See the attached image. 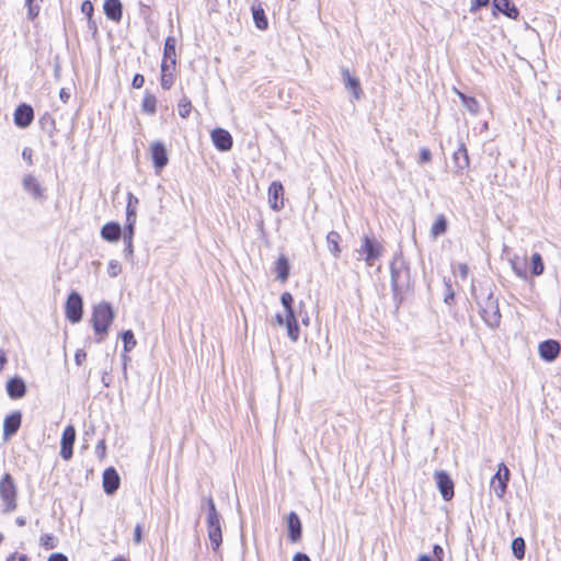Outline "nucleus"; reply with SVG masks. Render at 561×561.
Wrapping results in <instances>:
<instances>
[{
  "mask_svg": "<svg viewBox=\"0 0 561 561\" xmlns=\"http://www.w3.org/2000/svg\"><path fill=\"white\" fill-rule=\"evenodd\" d=\"M459 96L462 100L463 106L471 113V114H478L480 110V105L478 101L474 98L466 96L462 93H459Z\"/></svg>",
  "mask_w": 561,
  "mask_h": 561,
  "instance_id": "a19ab883",
  "label": "nucleus"
},
{
  "mask_svg": "<svg viewBox=\"0 0 561 561\" xmlns=\"http://www.w3.org/2000/svg\"><path fill=\"white\" fill-rule=\"evenodd\" d=\"M0 497L4 503L3 513H11L16 508L18 489L10 473H5L0 480Z\"/></svg>",
  "mask_w": 561,
  "mask_h": 561,
  "instance_id": "7ed1b4c3",
  "label": "nucleus"
},
{
  "mask_svg": "<svg viewBox=\"0 0 561 561\" xmlns=\"http://www.w3.org/2000/svg\"><path fill=\"white\" fill-rule=\"evenodd\" d=\"M133 540L136 545H139L142 540V527L140 524H137L135 527Z\"/></svg>",
  "mask_w": 561,
  "mask_h": 561,
  "instance_id": "864d4df0",
  "label": "nucleus"
},
{
  "mask_svg": "<svg viewBox=\"0 0 561 561\" xmlns=\"http://www.w3.org/2000/svg\"><path fill=\"white\" fill-rule=\"evenodd\" d=\"M65 308L70 322L77 323L82 319V298L78 293L73 291L68 296Z\"/></svg>",
  "mask_w": 561,
  "mask_h": 561,
  "instance_id": "423d86ee",
  "label": "nucleus"
},
{
  "mask_svg": "<svg viewBox=\"0 0 561 561\" xmlns=\"http://www.w3.org/2000/svg\"><path fill=\"white\" fill-rule=\"evenodd\" d=\"M342 76L344 80V85L347 90H350L355 100H359L363 95V90L360 88L359 80L353 77L348 69H342Z\"/></svg>",
  "mask_w": 561,
  "mask_h": 561,
  "instance_id": "4be33fe9",
  "label": "nucleus"
},
{
  "mask_svg": "<svg viewBox=\"0 0 561 561\" xmlns=\"http://www.w3.org/2000/svg\"><path fill=\"white\" fill-rule=\"evenodd\" d=\"M7 391L10 398L20 399L25 394L26 387L22 378L14 377L7 382Z\"/></svg>",
  "mask_w": 561,
  "mask_h": 561,
  "instance_id": "b1692460",
  "label": "nucleus"
},
{
  "mask_svg": "<svg viewBox=\"0 0 561 561\" xmlns=\"http://www.w3.org/2000/svg\"><path fill=\"white\" fill-rule=\"evenodd\" d=\"M7 362L8 359L5 353L2 350H0V371L3 369Z\"/></svg>",
  "mask_w": 561,
  "mask_h": 561,
  "instance_id": "69168bd1",
  "label": "nucleus"
},
{
  "mask_svg": "<svg viewBox=\"0 0 561 561\" xmlns=\"http://www.w3.org/2000/svg\"><path fill=\"white\" fill-rule=\"evenodd\" d=\"M173 70L169 65H161V87L164 90H169L174 83Z\"/></svg>",
  "mask_w": 561,
  "mask_h": 561,
  "instance_id": "7c9ffc66",
  "label": "nucleus"
},
{
  "mask_svg": "<svg viewBox=\"0 0 561 561\" xmlns=\"http://www.w3.org/2000/svg\"><path fill=\"white\" fill-rule=\"evenodd\" d=\"M106 446L104 440H100L95 446V454L100 459L105 457Z\"/></svg>",
  "mask_w": 561,
  "mask_h": 561,
  "instance_id": "5fc2aeb1",
  "label": "nucleus"
},
{
  "mask_svg": "<svg viewBox=\"0 0 561 561\" xmlns=\"http://www.w3.org/2000/svg\"><path fill=\"white\" fill-rule=\"evenodd\" d=\"M34 118V111L28 104H20L14 112V124L21 128L28 127Z\"/></svg>",
  "mask_w": 561,
  "mask_h": 561,
  "instance_id": "ddd939ff",
  "label": "nucleus"
},
{
  "mask_svg": "<svg viewBox=\"0 0 561 561\" xmlns=\"http://www.w3.org/2000/svg\"><path fill=\"white\" fill-rule=\"evenodd\" d=\"M293 561H311L306 553L298 552L294 556Z\"/></svg>",
  "mask_w": 561,
  "mask_h": 561,
  "instance_id": "e2e57ef3",
  "label": "nucleus"
},
{
  "mask_svg": "<svg viewBox=\"0 0 561 561\" xmlns=\"http://www.w3.org/2000/svg\"><path fill=\"white\" fill-rule=\"evenodd\" d=\"M121 479L114 468H107L103 472V489L106 494H114L119 488Z\"/></svg>",
  "mask_w": 561,
  "mask_h": 561,
  "instance_id": "f3484780",
  "label": "nucleus"
},
{
  "mask_svg": "<svg viewBox=\"0 0 561 561\" xmlns=\"http://www.w3.org/2000/svg\"><path fill=\"white\" fill-rule=\"evenodd\" d=\"M298 314H299V318L301 319L302 324L306 327L309 325L310 319H309L308 312L305 310L304 301H300L298 305Z\"/></svg>",
  "mask_w": 561,
  "mask_h": 561,
  "instance_id": "49530a36",
  "label": "nucleus"
},
{
  "mask_svg": "<svg viewBox=\"0 0 561 561\" xmlns=\"http://www.w3.org/2000/svg\"><path fill=\"white\" fill-rule=\"evenodd\" d=\"M214 146L220 151H228L232 147V137L224 128H215L210 134Z\"/></svg>",
  "mask_w": 561,
  "mask_h": 561,
  "instance_id": "4468645a",
  "label": "nucleus"
},
{
  "mask_svg": "<svg viewBox=\"0 0 561 561\" xmlns=\"http://www.w3.org/2000/svg\"><path fill=\"white\" fill-rule=\"evenodd\" d=\"M288 536L293 542L301 538V522L295 512L288 515Z\"/></svg>",
  "mask_w": 561,
  "mask_h": 561,
  "instance_id": "bb28decb",
  "label": "nucleus"
},
{
  "mask_svg": "<svg viewBox=\"0 0 561 561\" xmlns=\"http://www.w3.org/2000/svg\"><path fill=\"white\" fill-rule=\"evenodd\" d=\"M27 5V18L34 20L39 13V7L34 3H26Z\"/></svg>",
  "mask_w": 561,
  "mask_h": 561,
  "instance_id": "8fccbe9b",
  "label": "nucleus"
},
{
  "mask_svg": "<svg viewBox=\"0 0 561 561\" xmlns=\"http://www.w3.org/2000/svg\"><path fill=\"white\" fill-rule=\"evenodd\" d=\"M122 233V228L117 222H107L101 229V237L108 242H116Z\"/></svg>",
  "mask_w": 561,
  "mask_h": 561,
  "instance_id": "cd10ccee",
  "label": "nucleus"
},
{
  "mask_svg": "<svg viewBox=\"0 0 561 561\" xmlns=\"http://www.w3.org/2000/svg\"><path fill=\"white\" fill-rule=\"evenodd\" d=\"M490 0H472L470 5V12H476L479 8L486 5Z\"/></svg>",
  "mask_w": 561,
  "mask_h": 561,
  "instance_id": "6e6d98bb",
  "label": "nucleus"
},
{
  "mask_svg": "<svg viewBox=\"0 0 561 561\" xmlns=\"http://www.w3.org/2000/svg\"><path fill=\"white\" fill-rule=\"evenodd\" d=\"M122 339L124 343V352L128 353L136 346V339L131 330H126L122 333Z\"/></svg>",
  "mask_w": 561,
  "mask_h": 561,
  "instance_id": "ea45409f",
  "label": "nucleus"
},
{
  "mask_svg": "<svg viewBox=\"0 0 561 561\" xmlns=\"http://www.w3.org/2000/svg\"><path fill=\"white\" fill-rule=\"evenodd\" d=\"M530 265H531V274L534 276H539L543 273L545 265L542 262V257L539 253H534L530 257Z\"/></svg>",
  "mask_w": 561,
  "mask_h": 561,
  "instance_id": "c9c22d12",
  "label": "nucleus"
},
{
  "mask_svg": "<svg viewBox=\"0 0 561 561\" xmlns=\"http://www.w3.org/2000/svg\"><path fill=\"white\" fill-rule=\"evenodd\" d=\"M222 522H217L213 524H207V535L210 541V546L214 552H217L221 542H222V530H221Z\"/></svg>",
  "mask_w": 561,
  "mask_h": 561,
  "instance_id": "412c9836",
  "label": "nucleus"
},
{
  "mask_svg": "<svg viewBox=\"0 0 561 561\" xmlns=\"http://www.w3.org/2000/svg\"><path fill=\"white\" fill-rule=\"evenodd\" d=\"M137 217H126V225L123 233V239L133 240L135 233V225Z\"/></svg>",
  "mask_w": 561,
  "mask_h": 561,
  "instance_id": "79ce46f5",
  "label": "nucleus"
},
{
  "mask_svg": "<svg viewBox=\"0 0 561 561\" xmlns=\"http://www.w3.org/2000/svg\"><path fill=\"white\" fill-rule=\"evenodd\" d=\"M508 479L510 470L504 463H500L497 472L491 480V489L497 497L502 499L504 496Z\"/></svg>",
  "mask_w": 561,
  "mask_h": 561,
  "instance_id": "0eeeda50",
  "label": "nucleus"
},
{
  "mask_svg": "<svg viewBox=\"0 0 561 561\" xmlns=\"http://www.w3.org/2000/svg\"><path fill=\"white\" fill-rule=\"evenodd\" d=\"M76 440V430L72 425H68L62 433L60 442V456L65 460H69L72 457V446Z\"/></svg>",
  "mask_w": 561,
  "mask_h": 561,
  "instance_id": "9d476101",
  "label": "nucleus"
},
{
  "mask_svg": "<svg viewBox=\"0 0 561 561\" xmlns=\"http://www.w3.org/2000/svg\"><path fill=\"white\" fill-rule=\"evenodd\" d=\"M22 415L21 412L16 411L11 413L4 419L3 422V438L7 440L13 436L21 426Z\"/></svg>",
  "mask_w": 561,
  "mask_h": 561,
  "instance_id": "a211bd4d",
  "label": "nucleus"
},
{
  "mask_svg": "<svg viewBox=\"0 0 561 561\" xmlns=\"http://www.w3.org/2000/svg\"><path fill=\"white\" fill-rule=\"evenodd\" d=\"M252 14L256 27L260 30H266L268 24L264 10L261 7H252Z\"/></svg>",
  "mask_w": 561,
  "mask_h": 561,
  "instance_id": "473e14b6",
  "label": "nucleus"
},
{
  "mask_svg": "<svg viewBox=\"0 0 561 561\" xmlns=\"http://www.w3.org/2000/svg\"><path fill=\"white\" fill-rule=\"evenodd\" d=\"M87 358V353L83 350H78L75 355V360L80 366Z\"/></svg>",
  "mask_w": 561,
  "mask_h": 561,
  "instance_id": "13d9d810",
  "label": "nucleus"
},
{
  "mask_svg": "<svg viewBox=\"0 0 561 561\" xmlns=\"http://www.w3.org/2000/svg\"><path fill=\"white\" fill-rule=\"evenodd\" d=\"M456 275H458L461 279H466L468 276V266L465 263L458 264L456 268Z\"/></svg>",
  "mask_w": 561,
  "mask_h": 561,
  "instance_id": "603ef678",
  "label": "nucleus"
},
{
  "mask_svg": "<svg viewBox=\"0 0 561 561\" xmlns=\"http://www.w3.org/2000/svg\"><path fill=\"white\" fill-rule=\"evenodd\" d=\"M124 240V243H125V248H124V255L127 260L131 261L133 260V255H134V245H133V240H129V239H123Z\"/></svg>",
  "mask_w": 561,
  "mask_h": 561,
  "instance_id": "de8ad7c7",
  "label": "nucleus"
},
{
  "mask_svg": "<svg viewBox=\"0 0 561 561\" xmlns=\"http://www.w3.org/2000/svg\"><path fill=\"white\" fill-rule=\"evenodd\" d=\"M201 511L206 514V525L222 522V517L217 511L214 499L210 495H203L199 503Z\"/></svg>",
  "mask_w": 561,
  "mask_h": 561,
  "instance_id": "6e6552de",
  "label": "nucleus"
},
{
  "mask_svg": "<svg viewBox=\"0 0 561 561\" xmlns=\"http://www.w3.org/2000/svg\"><path fill=\"white\" fill-rule=\"evenodd\" d=\"M525 540L522 537L514 538L512 541V551L516 559L522 560L525 557Z\"/></svg>",
  "mask_w": 561,
  "mask_h": 561,
  "instance_id": "f704fd0d",
  "label": "nucleus"
},
{
  "mask_svg": "<svg viewBox=\"0 0 561 561\" xmlns=\"http://www.w3.org/2000/svg\"><path fill=\"white\" fill-rule=\"evenodd\" d=\"M511 265H512L513 271L515 272V274L518 277H520L523 279L527 278L528 274H527V270H526L525 259L519 260V257L515 256L514 259L511 260Z\"/></svg>",
  "mask_w": 561,
  "mask_h": 561,
  "instance_id": "72a5a7b5",
  "label": "nucleus"
},
{
  "mask_svg": "<svg viewBox=\"0 0 561 561\" xmlns=\"http://www.w3.org/2000/svg\"><path fill=\"white\" fill-rule=\"evenodd\" d=\"M280 302L285 309V311L287 310H290L291 308H294L293 304H294V298H293V295L288 291H285L280 296Z\"/></svg>",
  "mask_w": 561,
  "mask_h": 561,
  "instance_id": "a18cd8bd",
  "label": "nucleus"
},
{
  "mask_svg": "<svg viewBox=\"0 0 561 561\" xmlns=\"http://www.w3.org/2000/svg\"><path fill=\"white\" fill-rule=\"evenodd\" d=\"M436 485L445 501H449L454 496V483L445 471H436L434 474Z\"/></svg>",
  "mask_w": 561,
  "mask_h": 561,
  "instance_id": "1a4fd4ad",
  "label": "nucleus"
},
{
  "mask_svg": "<svg viewBox=\"0 0 561 561\" xmlns=\"http://www.w3.org/2000/svg\"><path fill=\"white\" fill-rule=\"evenodd\" d=\"M104 13L110 20L119 22L123 16L122 2L119 0H105Z\"/></svg>",
  "mask_w": 561,
  "mask_h": 561,
  "instance_id": "5701e85b",
  "label": "nucleus"
},
{
  "mask_svg": "<svg viewBox=\"0 0 561 561\" xmlns=\"http://www.w3.org/2000/svg\"><path fill=\"white\" fill-rule=\"evenodd\" d=\"M144 83H145V78L142 75L137 73L134 76V79L131 82L133 88L140 89L144 85Z\"/></svg>",
  "mask_w": 561,
  "mask_h": 561,
  "instance_id": "4d7b16f0",
  "label": "nucleus"
},
{
  "mask_svg": "<svg viewBox=\"0 0 561 561\" xmlns=\"http://www.w3.org/2000/svg\"><path fill=\"white\" fill-rule=\"evenodd\" d=\"M176 38L174 36H168L163 47V60L161 65H169L171 69L175 68L176 65Z\"/></svg>",
  "mask_w": 561,
  "mask_h": 561,
  "instance_id": "6ab92c4d",
  "label": "nucleus"
},
{
  "mask_svg": "<svg viewBox=\"0 0 561 561\" xmlns=\"http://www.w3.org/2000/svg\"><path fill=\"white\" fill-rule=\"evenodd\" d=\"M381 253L382 245L375 238L368 236L363 237L358 254L368 266H374Z\"/></svg>",
  "mask_w": 561,
  "mask_h": 561,
  "instance_id": "39448f33",
  "label": "nucleus"
},
{
  "mask_svg": "<svg viewBox=\"0 0 561 561\" xmlns=\"http://www.w3.org/2000/svg\"><path fill=\"white\" fill-rule=\"evenodd\" d=\"M26 559L25 554L12 553L8 557L7 561H26Z\"/></svg>",
  "mask_w": 561,
  "mask_h": 561,
  "instance_id": "052dcab7",
  "label": "nucleus"
},
{
  "mask_svg": "<svg viewBox=\"0 0 561 561\" xmlns=\"http://www.w3.org/2000/svg\"><path fill=\"white\" fill-rule=\"evenodd\" d=\"M538 352L546 362L554 360L560 353V344L554 340H547L539 344Z\"/></svg>",
  "mask_w": 561,
  "mask_h": 561,
  "instance_id": "2eb2a0df",
  "label": "nucleus"
},
{
  "mask_svg": "<svg viewBox=\"0 0 561 561\" xmlns=\"http://www.w3.org/2000/svg\"><path fill=\"white\" fill-rule=\"evenodd\" d=\"M432 160V152L427 148H421L419 163H427Z\"/></svg>",
  "mask_w": 561,
  "mask_h": 561,
  "instance_id": "09e8293b",
  "label": "nucleus"
},
{
  "mask_svg": "<svg viewBox=\"0 0 561 561\" xmlns=\"http://www.w3.org/2000/svg\"><path fill=\"white\" fill-rule=\"evenodd\" d=\"M22 156L28 161V163H32V153L30 149L25 148L22 152Z\"/></svg>",
  "mask_w": 561,
  "mask_h": 561,
  "instance_id": "338daca9",
  "label": "nucleus"
},
{
  "mask_svg": "<svg viewBox=\"0 0 561 561\" xmlns=\"http://www.w3.org/2000/svg\"><path fill=\"white\" fill-rule=\"evenodd\" d=\"M151 157L157 170L163 169L168 164V153L164 145L160 141L151 145Z\"/></svg>",
  "mask_w": 561,
  "mask_h": 561,
  "instance_id": "aec40b11",
  "label": "nucleus"
},
{
  "mask_svg": "<svg viewBox=\"0 0 561 561\" xmlns=\"http://www.w3.org/2000/svg\"><path fill=\"white\" fill-rule=\"evenodd\" d=\"M492 4L495 11L505 14L510 19L516 20L519 15L518 9L510 0H493Z\"/></svg>",
  "mask_w": 561,
  "mask_h": 561,
  "instance_id": "a878e982",
  "label": "nucleus"
},
{
  "mask_svg": "<svg viewBox=\"0 0 561 561\" xmlns=\"http://www.w3.org/2000/svg\"><path fill=\"white\" fill-rule=\"evenodd\" d=\"M447 230V219L444 215H438L436 217L435 222L433 224L431 228V234L434 239H436L438 236L445 233Z\"/></svg>",
  "mask_w": 561,
  "mask_h": 561,
  "instance_id": "2f4dec72",
  "label": "nucleus"
},
{
  "mask_svg": "<svg viewBox=\"0 0 561 561\" xmlns=\"http://www.w3.org/2000/svg\"><path fill=\"white\" fill-rule=\"evenodd\" d=\"M48 561H68L67 557L62 553H53Z\"/></svg>",
  "mask_w": 561,
  "mask_h": 561,
  "instance_id": "680f3d73",
  "label": "nucleus"
},
{
  "mask_svg": "<svg viewBox=\"0 0 561 561\" xmlns=\"http://www.w3.org/2000/svg\"><path fill=\"white\" fill-rule=\"evenodd\" d=\"M114 320V311L110 304L101 302L93 308L92 312V327L98 335L96 342L101 343L107 335V331Z\"/></svg>",
  "mask_w": 561,
  "mask_h": 561,
  "instance_id": "f257e3e1",
  "label": "nucleus"
},
{
  "mask_svg": "<svg viewBox=\"0 0 561 561\" xmlns=\"http://www.w3.org/2000/svg\"><path fill=\"white\" fill-rule=\"evenodd\" d=\"M268 204L272 209L279 210L284 207V187L280 182L274 181L268 187Z\"/></svg>",
  "mask_w": 561,
  "mask_h": 561,
  "instance_id": "9b49d317",
  "label": "nucleus"
},
{
  "mask_svg": "<svg viewBox=\"0 0 561 561\" xmlns=\"http://www.w3.org/2000/svg\"><path fill=\"white\" fill-rule=\"evenodd\" d=\"M340 241L341 236L339 232L332 230L327 234L328 249L334 257H339L341 254Z\"/></svg>",
  "mask_w": 561,
  "mask_h": 561,
  "instance_id": "c85d7f7f",
  "label": "nucleus"
},
{
  "mask_svg": "<svg viewBox=\"0 0 561 561\" xmlns=\"http://www.w3.org/2000/svg\"><path fill=\"white\" fill-rule=\"evenodd\" d=\"M138 203V198L133 193L129 192L127 194L126 217H137Z\"/></svg>",
  "mask_w": 561,
  "mask_h": 561,
  "instance_id": "58836bf2",
  "label": "nucleus"
},
{
  "mask_svg": "<svg viewBox=\"0 0 561 561\" xmlns=\"http://www.w3.org/2000/svg\"><path fill=\"white\" fill-rule=\"evenodd\" d=\"M276 322L279 324V325H286V316L283 317L282 314H277L276 316Z\"/></svg>",
  "mask_w": 561,
  "mask_h": 561,
  "instance_id": "774afa93",
  "label": "nucleus"
},
{
  "mask_svg": "<svg viewBox=\"0 0 561 561\" xmlns=\"http://www.w3.org/2000/svg\"><path fill=\"white\" fill-rule=\"evenodd\" d=\"M59 98L64 103H67L70 99V93L66 89H61L59 92Z\"/></svg>",
  "mask_w": 561,
  "mask_h": 561,
  "instance_id": "0e129e2a",
  "label": "nucleus"
},
{
  "mask_svg": "<svg viewBox=\"0 0 561 561\" xmlns=\"http://www.w3.org/2000/svg\"><path fill=\"white\" fill-rule=\"evenodd\" d=\"M453 160L455 164V173L462 175L470 165L468 151L463 142L459 144L458 149L453 154Z\"/></svg>",
  "mask_w": 561,
  "mask_h": 561,
  "instance_id": "f8f14e48",
  "label": "nucleus"
},
{
  "mask_svg": "<svg viewBox=\"0 0 561 561\" xmlns=\"http://www.w3.org/2000/svg\"><path fill=\"white\" fill-rule=\"evenodd\" d=\"M433 553H434L436 561H442L443 556H444V550L439 545L434 546Z\"/></svg>",
  "mask_w": 561,
  "mask_h": 561,
  "instance_id": "bf43d9fd",
  "label": "nucleus"
},
{
  "mask_svg": "<svg viewBox=\"0 0 561 561\" xmlns=\"http://www.w3.org/2000/svg\"><path fill=\"white\" fill-rule=\"evenodd\" d=\"M275 273H276V277L282 280V282H286L288 276H289V263H288V260L284 256V255H280L276 263H275Z\"/></svg>",
  "mask_w": 561,
  "mask_h": 561,
  "instance_id": "c756f323",
  "label": "nucleus"
},
{
  "mask_svg": "<svg viewBox=\"0 0 561 561\" xmlns=\"http://www.w3.org/2000/svg\"><path fill=\"white\" fill-rule=\"evenodd\" d=\"M391 287L396 299H402V295L410 286V272L403 263L393 261L390 266Z\"/></svg>",
  "mask_w": 561,
  "mask_h": 561,
  "instance_id": "f03ea898",
  "label": "nucleus"
},
{
  "mask_svg": "<svg viewBox=\"0 0 561 561\" xmlns=\"http://www.w3.org/2000/svg\"><path fill=\"white\" fill-rule=\"evenodd\" d=\"M141 107H142V111L152 115L156 113V107H157V99L153 94L151 93H146L144 100H142V104H141Z\"/></svg>",
  "mask_w": 561,
  "mask_h": 561,
  "instance_id": "e433bc0d",
  "label": "nucleus"
},
{
  "mask_svg": "<svg viewBox=\"0 0 561 561\" xmlns=\"http://www.w3.org/2000/svg\"><path fill=\"white\" fill-rule=\"evenodd\" d=\"M81 12L85 14L88 18H91L93 14V4L91 1L85 0L81 4Z\"/></svg>",
  "mask_w": 561,
  "mask_h": 561,
  "instance_id": "3c124183",
  "label": "nucleus"
},
{
  "mask_svg": "<svg viewBox=\"0 0 561 561\" xmlns=\"http://www.w3.org/2000/svg\"><path fill=\"white\" fill-rule=\"evenodd\" d=\"M480 314L489 328L495 329L500 325L501 313L499 302L497 298H495L492 293L480 304Z\"/></svg>",
  "mask_w": 561,
  "mask_h": 561,
  "instance_id": "20e7f679",
  "label": "nucleus"
},
{
  "mask_svg": "<svg viewBox=\"0 0 561 561\" xmlns=\"http://www.w3.org/2000/svg\"><path fill=\"white\" fill-rule=\"evenodd\" d=\"M286 316V328L288 337L293 342H297L299 339V328H298V309L291 308L290 310L285 311Z\"/></svg>",
  "mask_w": 561,
  "mask_h": 561,
  "instance_id": "dca6fc26",
  "label": "nucleus"
},
{
  "mask_svg": "<svg viewBox=\"0 0 561 561\" xmlns=\"http://www.w3.org/2000/svg\"><path fill=\"white\" fill-rule=\"evenodd\" d=\"M23 187L34 198H43L44 197V188L42 187L41 183L32 174H27L23 178Z\"/></svg>",
  "mask_w": 561,
  "mask_h": 561,
  "instance_id": "393cba45",
  "label": "nucleus"
},
{
  "mask_svg": "<svg viewBox=\"0 0 561 561\" xmlns=\"http://www.w3.org/2000/svg\"><path fill=\"white\" fill-rule=\"evenodd\" d=\"M192 111V103L186 95H183L178 103V112L182 118L190 116Z\"/></svg>",
  "mask_w": 561,
  "mask_h": 561,
  "instance_id": "4c0bfd02",
  "label": "nucleus"
},
{
  "mask_svg": "<svg viewBox=\"0 0 561 561\" xmlns=\"http://www.w3.org/2000/svg\"><path fill=\"white\" fill-rule=\"evenodd\" d=\"M122 272V265L118 261L112 260L107 266V274L110 277H116Z\"/></svg>",
  "mask_w": 561,
  "mask_h": 561,
  "instance_id": "37998d69",
  "label": "nucleus"
},
{
  "mask_svg": "<svg viewBox=\"0 0 561 561\" xmlns=\"http://www.w3.org/2000/svg\"><path fill=\"white\" fill-rule=\"evenodd\" d=\"M39 541H41V545L46 550L54 549L56 547L55 537L51 535H48V534L42 535Z\"/></svg>",
  "mask_w": 561,
  "mask_h": 561,
  "instance_id": "c03bdc74",
  "label": "nucleus"
}]
</instances>
